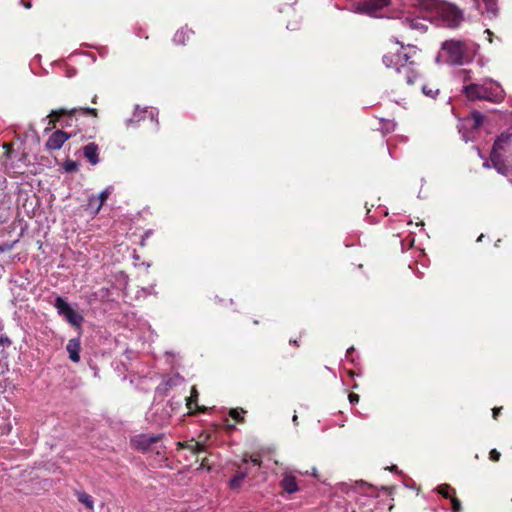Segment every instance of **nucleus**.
<instances>
[{"label": "nucleus", "mask_w": 512, "mask_h": 512, "mask_svg": "<svg viewBox=\"0 0 512 512\" xmlns=\"http://www.w3.org/2000/svg\"><path fill=\"white\" fill-rule=\"evenodd\" d=\"M72 137L71 133L57 130L53 132L45 143V148L48 151L59 150L63 144Z\"/></svg>", "instance_id": "obj_11"}, {"label": "nucleus", "mask_w": 512, "mask_h": 512, "mask_svg": "<svg viewBox=\"0 0 512 512\" xmlns=\"http://www.w3.org/2000/svg\"><path fill=\"white\" fill-rule=\"evenodd\" d=\"M109 194H110V191L108 189H105L99 195H96L100 205L103 206V204L105 203V201L109 197Z\"/></svg>", "instance_id": "obj_29"}, {"label": "nucleus", "mask_w": 512, "mask_h": 512, "mask_svg": "<svg viewBox=\"0 0 512 512\" xmlns=\"http://www.w3.org/2000/svg\"><path fill=\"white\" fill-rule=\"evenodd\" d=\"M246 411L242 408H234L229 411V416L238 423L244 422V414Z\"/></svg>", "instance_id": "obj_22"}, {"label": "nucleus", "mask_w": 512, "mask_h": 512, "mask_svg": "<svg viewBox=\"0 0 512 512\" xmlns=\"http://www.w3.org/2000/svg\"><path fill=\"white\" fill-rule=\"evenodd\" d=\"M3 251H4V249H3V248H0V252H3Z\"/></svg>", "instance_id": "obj_46"}, {"label": "nucleus", "mask_w": 512, "mask_h": 512, "mask_svg": "<svg viewBox=\"0 0 512 512\" xmlns=\"http://www.w3.org/2000/svg\"><path fill=\"white\" fill-rule=\"evenodd\" d=\"M205 451H206L205 444L193 440L192 449L190 451L191 453H193L194 455H199L200 453H203Z\"/></svg>", "instance_id": "obj_25"}, {"label": "nucleus", "mask_w": 512, "mask_h": 512, "mask_svg": "<svg viewBox=\"0 0 512 512\" xmlns=\"http://www.w3.org/2000/svg\"><path fill=\"white\" fill-rule=\"evenodd\" d=\"M421 256H424V250H423V249L418 248V263L420 262V257H421Z\"/></svg>", "instance_id": "obj_39"}, {"label": "nucleus", "mask_w": 512, "mask_h": 512, "mask_svg": "<svg viewBox=\"0 0 512 512\" xmlns=\"http://www.w3.org/2000/svg\"><path fill=\"white\" fill-rule=\"evenodd\" d=\"M66 350L69 354V359L72 362L78 363L80 361V350H81L80 335L78 337L72 338L68 341Z\"/></svg>", "instance_id": "obj_14"}, {"label": "nucleus", "mask_w": 512, "mask_h": 512, "mask_svg": "<svg viewBox=\"0 0 512 512\" xmlns=\"http://www.w3.org/2000/svg\"><path fill=\"white\" fill-rule=\"evenodd\" d=\"M298 417L296 415L293 416V421L296 422Z\"/></svg>", "instance_id": "obj_43"}, {"label": "nucleus", "mask_w": 512, "mask_h": 512, "mask_svg": "<svg viewBox=\"0 0 512 512\" xmlns=\"http://www.w3.org/2000/svg\"><path fill=\"white\" fill-rule=\"evenodd\" d=\"M401 244H402L403 250L406 248H408V249L412 248L414 245V237H410V236L406 237L404 240L401 241Z\"/></svg>", "instance_id": "obj_27"}, {"label": "nucleus", "mask_w": 512, "mask_h": 512, "mask_svg": "<svg viewBox=\"0 0 512 512\" xmlns=\"http://www.w3.org/2000/svg\"><path fill=\"white\" fill-rule=\"evenodd\" d=\"M280 487L288 494L296 493L299 490V486L296 481V477L291 474H284L280 481Z\"/></svg>", "instance_id": "obj_15"}, {"label": "nucleus", "mask_w": 512, "mask_h": 512, "mask_svg": "<svg viewBox=\"0 0 512 512\" xmlns=\"http://www.w3.org/2000/svg\"><path fill=\"white\" fill-rule=\"evenodd\" d=\"M99 148L98 145L91 142L83 147L84 157L91 165H96L99 162Z\"/></svg>", "instance_id": "obj_16"}, {"label": "nucleus", "mask_w": 512, "mask_h": 512, "mask_svg": "<svg viewBox=\"0 0 512 512\" xmlns=\"http://www.w3.org/2000/svg\"><path fill=\"white\" fill-rule=\"evenodd\" d=\"M97 100H98V96L96 94L93 95V97L91 98V102L93 104H96L97 103Z\"/></svg>", "instance_id": "obj_40"}, {"label": "nucleus", "mask_w": 512, "mask_h": 512, "mask_svg": "<svg viewBox=\"0 0 512 512\" xmlns=\"http://www.w3.org/2000/svg\"><path fill=\"white\" fill-rule=\"evenodd\" d=\"M213 300H214L215 304H221V305L225 301L224 299L220 298L219 296H215Z\"/></svg>", "instance_id": "obj_37"}, {"label": "nucleus", "mask_w": 512, "mask_h": 512, "mask_svg": "<svg viewBox=\"0 0 512 512\" xmlns=\"http://www.w3.org/2000/svg\"><path fill=\"white\" fill-rule=\"evenodd\" d=\"M78 112L85 116H91L94 118L98 117V109L88 107H79L72 109L60 108L52 110L47 117L49 118V124L52 125L53 128H55L56 123L60 122L63 117H72L75 116Z\"/></svg>", "instance_id": "obj_7"}, {"label": "nucleus", "mask_w": 512, "mask_h": 512, "mask_svg": "<svg viewBox=\"0 0 512 512\" xmlns=\"http://www.w3.org/2000/svg\"><path fill=\"white\" fill-rule=\"evenodd\" d=\"M422 92L424 95H426L428 97L435 98L436 95L439 93V89L429 87L428 85H423Z\"/></svg>", "instance_id": "obj_26"}, {"label": "nucleus", "mask_w": 512, "mask_h": 512, "mask_svg": "<svg viewBox=\"0 0 512 512\" xmlns=\"http://www.w3.org/2000/svg\"><path fill=\"white\" fill-rule=\"evenodd\" d=\"M248 469L238 470L235 475L229 480L228 487L231 490L238 491L243 484L244 479L248 476Z\"/></svg>", "instance_id": "obj_17"}, {"label": "nucleus", "mask_w": 512, "mask_h": 512, "mask_svg": "<svg viewBox=\"0 0 512 512\" xmlns=\"http://www.w3.org/2000/svg\"><path fill=\"white\" fill-rule=\"evenodd\" d=\"M5 149H6V154L7 156L9 157L10 156V153L12 151V144L10 143H4V146H3Z\"/></svg>", "instance_id": "obj_36"}, {"label": "nucleus", "mask_w": 512, "mask_h": 512, "mask_svg": "<svg viewBox=\"0 0 512 512\" xmlns=\"http://www.w3.org/2000/svg\"><path fill=\"white\" fill-rule=\"evenodd\" d=\"M420 225L423 226L424 223L423 222H418V226H420Z\"/></svg>", "instance_id": "obj_45"}, {"label": "nucleus", "mask_w": 512, "mask_h": 512, "mask_svg": "<svg viewBox=\"0 0 512 512\" xmlns=\"http://www.w3.org/2000/svg\"><path fill=\"white\" fill-rule=\"evenodd\" d=\"M501 410H502V407H494V408L492 409V416H493V418H494L495 420L497 419V417H498V415L500 414Z\"/></svg>", "instance_id": "obj_34"}, {"label": "nucleus", "mask_w": 512, "mask_h": 512, "mask_svg": "<svg viewBox=\"0 0 512 512\" xmlns=\"http://www.w3.org/2000/svg\"><path fill=\"white\" fill-rule=\"evenodd\" d=\"M420 19L431 24L456 28L462 22L463 15L456 6L440 0H418V20Z\"/></svg>", "instance_id": "obj_1"}, {"label": "nucleus", "mask_w": 512, "mask_h": 512, "mask_svg": "<svg viewBox=\"0 0 512 512\" xmlns=\"http://www.w3.org/2000/svg\"><path fill=\"white\" fill-rule=\"evenodd\" d=\"M441 50L446 62L450 64L463 65L471 60V55L464 41L446 40L442 43Z\"/></svg>", "instance_id": "obj_4"}, {"label": "nucleus", "mask_w": 512, "mask_h": 512, "mask_svg": "<svg viewBox=\"0 0 512 512\" xmlns=\"http://www.w3.org/2000/svg\"><path fill=\"white\" fill-rule=\"evenodd\" d=\"M482 2L485 7L483 13H485L488 18H494L498 15L497 0H482Z\"/></svg>", "instance_id": "obj_18"}, {"label": "nucleus", "mask_w": 512, "mask_h": 512, "mask_svg": "<svg viewBox=\"0 0 512 512\" xmlns=\"http://www.w3.org/2000/svg\"><path fill=\"white\" fill-rule=\"evenodd\" d=\"M388 125H389V127H387V130H389V129H393V128H394V124H393V123L388 122Z\"/></svg>", "instance_id": "obj_42"}, {"label": "nucleus", "mask_w": 512, "mask_h": 512, "mask_svg": "<svg viewBox=\"0 0 512 512\" xmlns=\"http://www.w3.org/2000/svg\"><path fill=\"white\" fill-rule=\"evenodd\" d=\"M64 168L67 172H75L78 169V165L74 161H67L64 165Z\"/></svg>", "instance_id": "obj_31"}, {"label": "nucleus", "mask_w": 512, "mask_h": 512, "mask_svg": "<svg viewBox=\"0 0 512 512\" xmlns=\"http://www.w3.org/2000/svg\"><path fill=\"white\" fill-rule=\"evenodd\" d=\"M389 0H360L356 9L359 12L373 15L382 8L388 6Z\"/></svg>", "instance_id": "obj_10"}, {"label": "nucleus", "mask_w": 512, "mask_h": 512, "mask_svg": "<svg viewBox=\"0 0 512 512\" xmlns=\"http://www.w3.org/2000/svg\"><path fill=\"white\" fill-rule=\"evenodd\" d=\"M76 495H77V499L80 503H82L89 509H93L94 502H93L92 497L89 494L82 491V492H77Z\"/></svg>", "instance_id": "obj_20"}, {"label": "nucleus", "mask_w": 512, "mask_h": 512, "mask_svg": "<svg viewBox=\"0 0 512 512\" xmlns=\"http://www.w3.org/2000/svg\"><path fill=\"white\" fill-rule=\"evenodd\" d=\"M501 454L496 449H492L489 453V459L494 462H498L500 460Z\"/></svg>", "instance_id": "obj_32"}, {"label": "nucleus", "mask_w": 512, "mask_h": 512, "mask_svg": "<svg viewBox=\"0 0 512 512\" xmlns=\"http://www.w3.org/2000/svg\"><path fill=\"white\" fill-rule=\"evenodd\" d=\"M486 117L479 111H473L470 115L463 118L458 126L459 132L467 142L475 138V133L484 124Z\"/></svg>", "instance_id": "obj_5"}, {"label": "nucleus", "mask_w": 512, "mask_h": 512, "mask_svg": "<svg viewBox=\"0 0 512 512\" xmlns=\"http://www.w3.org/2000/svg\"><path fill=\"white\" fill-rule=\"evenodd\" d=\"M408 51H401L394 54H385L383 62L387 67H395L399 73L405 75L407 84L413 85L415 82L416 74L414 72L413 57L416 54L412 46L408 45Z\"/></svg>", "instance_id": "obj_3"}, {"label": "nucleus", "mask_w": 512, "mask_h": 512, "mask_svg": "<svg viewBox=\"0 0 512 512\" xmlns=\"http://www.w3.org/2000/svg\"><path fill=\"white\" fill-rule=\"evenodd\" d=\"M193 440H190V441H183V442H177V449H187L189 451H191L192 449V443H193Z\"/></svg>", "instance_id": "obj_30"}, {"label": "nucleus", "mask_w": 512, "mask_h": 512, "mask_svg": "<svg viewBox=\"0 0 512 512\" xmlns=\"http://www.w3.org/2000/svg\"><path fill=\"white\" fill-rule=\"evenodd\" d=\"M512 147V129L502 132L493 144L491 151L506 152Z\"/></svg>", "instance_id": "obj_13"}, {"label": "nucleus", "mask_w": 512, "mask_h": 512, "mask_svg": "<svg viewBox=\"0 0 512 512\" xmlns=\"http://www.w3.org/2000/svg\"><path fill=\"white\" fill-rule=\"evenodd\" d=\"M490 162L492 167L499 174H502L506 177H510L512 175V163H509L507 160H505L502 153L491 151Z\"/></svg>", "instance_id": "obj_9"}, {"label": "nucleus", "mask_w": 512, "mask_h": 512, "mask_svg": "<svg viewBox=\"0 0 512 512\" xmlns=\"http://www.w3.org/2000/svg\"><path fill=\"white\" fill-rule=\"evenodd\" d=\"M253 323L257 325V324H259V321L258 320H253Z\"/></svg>", "instance_id": "obj_44"}, {"label": "nucleus", "mask_w": 512, "mask_h": 512, "mask_svg": "<svg viewBox=\"0 0 512 512\" xmlns=\"http://www.w3.org/2000/svg\"><path fill=\"white\" fill-rule=\"evenodd\" d=\"M417 29H418V31L422 30V29L426 31L427 30V26L425 24L418 23Z\"/></svg>", "instance_id": "obj_38"}, {"label": "nucleus", "mask_w": 512, "mask_h": 512, "mask_svg": "<svg viewBox=\"0 0 512 512\" xmlns=\"http://www.w3.org/2000/svg\"><path fill=\"white\" fill-rule=\"evenodd\" d=\"M54 307L58 314L63 316L72 327L81 331L84 317L75 311L64 298L58 296L55 299Z\"/></svg>", "instance_id": "obj_6"}, {"label": "nucleus", "mask_w": 512, "mask_h": 512, "mask_svg": "<svg viewBox=\"0 0 512 512\" xmlns=\"http://www.w3.org/2000/svg\"><path fill=\"white\" fill-rule=\"evenodd\" d=\"M463 93L470 101L500 103L505 97V92L502 86L490 78H486L478 83L464 85Z\"/></svg>", "instance_id": "obj_2"}, {"label": "nucleus", "mask_w": 512, "mask_h": 512, "mask_svg": "<svg viewBox=\"0 0 512 512\" xmlns=\"http://www.w3.org/2000/svg\"><path fill=\"white\" fill-rule=\"evenodd\" d=\"M252 462L254 465L261 467L262 465V458L260 454H252V455H244L242 458V463L247 464L248 462Z\"/></svg>", "instance_id": "obj_24"}, {"label": "nucleus", "mask_w": 512, "mask_h": 512, "mask_svg": "<svg viewBox=\"0 0 512 512\" xmlns=\"http://www.w3.org/2000/svg\"><path fill=\"white\" fill-rule=\"evenodd\" d=\"M101 208H102V205L99 204V201H98L96 195L89 196L88 203L85 207V210L89 214L94 216V215L98 214V212L100 211Z\"/></svg>", "instance_id": "obj_19"}, {"label": "nucleus", "mask_w": 512, "mask_h": 512, "mask_svg": "<svg viewBox=\"0 0 512 512\" xmlns=\"http://www.w3.org/2000/svg\"><path fill=\"white\" fill-rule=\"evenodd\" d=\"M162 438L163 434H138L131 438L130 444L132 448L145 453L153 450V445L159 443Z\"/></svg>", "instance_id": "obj_8"}, {"label": "nucleus", "mask_w": 512, "mask_h": 512, "mask_svg": "<svg viewBox=\"0 0 512 512\" xmlns=\"http://www.w3.org/2000/svg\"><path fill=\"white\" fill-rule=\"evenodd\" d=\"M348 398H349V401H350L351 404L358 403L359 399H360L359 395L356 394V393H350Z\"/></svg>", "instance_id": "obj_33"}, {"label": "nucleus", "mask_w": 512, "mask_h": 512, "mask_svg": "<svg viewBox=\"0 0 512 512\" xmlns=\"http://www.w3.org/2000/svg\"><path fill=\"white\" fill-rule=\"evenodd\" d=\"M203 468L210 470V467L208 466V459L206 457L201 460L200 469Z\"/></svg>", "instance_id": "obj_35"}, {"label": "nucleus", "mask_w": 512, "mask_h": 512, "mask_svg": "<svg viewBox=\"0 0 512 512\" xmlns=\"http://www.w3.org/2000/svg\"><path fill=\"white\" fill-rule=\"evenodd\" d=\"M438 491L446 499H451L455 496V489L447 484L441 485Z\"/></svg>", "instance_id": "obj_23"}, {"label": "nucleus", "mask_w": 512, "mask_h": 512, "mask_svg": "<svg viewBox=\"0 0 512 512\" xmlns=\"http://www.w3.org/2000/svg\"><path fill=\"white\" fill-rule=\"evenodd\" d=\"M289 342H290V344H293V345H295V346H299V344H298V341H297V340H292V339H291Z\"/></svg>", "instance_id": "obj_41"}, {"label": "nucleus", "mask_w": 512, "mask_h": 512, "mask_svg": "<svg viewBox=\"0 0 512 512\" xmlns=\"http://www.w3.org/2000/svg\"><path fill=\"white\" fill-rule=\"evenodd\" d=\"M156 448L154 460L158 463L159 467H162V463L167 461V457L165 456V446L159 445Z\"/></svg>", "instance_id": "obj_21"}, {"label": "nucleus", "mask_w": 512, "mask_h": 512, "mask_svg": "<svg viewBox=\"0 0 512 512\" xmlns=\"http://www.w3.org/2000/svg\"><path fill=\"white\" fill-rule=\"evenodd\" d=\"M199 392L196 386H192L190 396L186 398V407L189 415H196L207 411L205 406L198 404Z\"/></svg>", "instance_id": "obj_12"}, {"label": "nucleus", "mask_w": 512, "mask_h": 512, "mask_svg": "<svg viewBox=\"0 0 512 512\" xmlns=\"http://www.w3.org/2000/svg\"><path fill=\"white\" fill-rule=\"evenodd\" d=\"M451 508L453 512H460L461 511V502L459 499H457L455 496L451 499Z\"/></svg>", "instance_id": "obj_28"}, {"label": "nucleus", "mask_w": 512, "mask_h": 512, "mask_svg": "<svg viewBox=\"0 0 512 512\" xmlns=\"http://www.w3.org/2000/svg\"><path fill=\"white\" fill-rule=\"evenodd\" d=\"M511 183H512V179H510Z\"/></svg>", "instance_id": "obj_47"}]
</instances>
